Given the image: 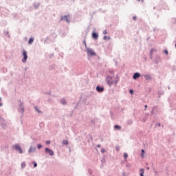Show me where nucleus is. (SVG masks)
Here are the masks:
<instances>
[{
	"label": "nucleus",
	"instance_id": "1",
	"mask_svg": "<svg viewBox=\"0 0 176 176\" xmlns=\"http://www.w3.org/2000/svg\"><path fill=\"white\" fill-rule=\"evenodd\" d=\"M106 82L109 86H112V85H116L119 82V77H116L115 79L111 76H107L106 78Z\"/></svg>",
	"mask_w": 176,
	"mask_h": 176
},
{
	"label": "nucleus",
	"instance_id": "2",
	"mask_svg": "<svg viewBox=\"0 0 176 176\" xmlns=\"http://www.w3.org/2000/svg\"><path fill=\"white\" fill-rule=\"evenodd\" d=\"M23 58L22 59V62L23 63H26L27 62V59L28 58V56L27 55V51L23 50Z\"/></svg>",
	"mask_w": 176,
	"mask_h": 176
},
{
	"label": "nucleus",
	"instance_id": "3",
	"mask_svg": "<svg viewBox=\"0 0 176 176\" xmlns=\"http://www.w3.org/2000/svg\"><path fill=\"white\" fill-rule=\"evenodd\" d=\"M88 56H96V53L92 49L87 48V50Z\"/></svg>",
	"mask_w": 176,
	"mask_h": 176
},
{
	"label": "nucleus",
	"instance_id": "4",
	"mask_svg": "<svg viewBox=\"0 0 176 176\" xmlns=\"http://www.w3.org/2000/svg\"><path fill=\"white\" fill-rule=\"evenodd\" d=\"M14 149H15L16 151H19V153H23V150L21 149V147H20V145L19 144H15L14 146Z\"/></svg>",
	"mask_w": 176,
	"mask_h": 176
},
{
	"label": "nucleus",
	"instance_id": "5",
	"mask_svg": "<svg viewBox=\"0 0 176 176\" xmlns=\"http://www.w3.org/2000/svg\"><path fill=\"white\" fill-rule=\"evenodd\" d=\"M45 153H49L50 156H53V155H54V152L49 148H45Z\"/></svg>",
	"mask_w": 176,
	"mask_h": 176
},
{
	"label": "nucleus",
	"instance_id": "6",
	"mask_svg": "<svg viewBox=\"0 0 176 176\" xmlns=\"http://www.w3.org/2000/svg\"><path fill=\"white\" fill-rule=\"evenodd\" d=\"M64 20L65 21H67V23H69V16H62L60 18V21Z\"/></svg>",
	"mask_w": 176,
	"mask_h": 176
},
{
	"label": "nucleus",
	"instance_id": "7",
	"mask_svg": "<svg viewBox=\"0 0 176 176\" xmlns=\"http://www.w3.org/2000/svg\"><path fill=\"white\" fill-rule=\"evenodd\" d=\"M96 90L97 91H98V93H102V91H104V87H100V86H98L96 87Z\"/></svg>",
	"mask_w": 176,
	"mask_h": 176
},
{
	"label": "nucleus",
	"instance_id": "8",
	"mask_svg": "<svg viewBox=\"0 0 176 176\" xmlns=\"http://www.w3.org/2000/svg\"><path fill=\"white\" fill-rule=\"evenodd\" d=\"M92 38L94 39H98V34L96 33V32H94L92 34Z\"/></svg>",
	"mask_w": 176,
	"mask_h": 176
},
{
	"label": "nucleus",
	"instance_id": "9",
	"mask_svg": "<svg viewBox=\"0 0 176 176\" xmlns=\"http://www.w3.org/2000/svg\"><path fill=\"white\" fill-rule=\"evenodd\" d=\"M138 78H140V73H135L133 75V79H138Z\"/></svg>",
	"mask_w": 176,
	"mask_h": 176
},
{
	"label": "nucleus",
	"instance_id": "10",
	"mask_svg": "<svg viewBox=\"0 0 176 176\" xmlns=\"http://www.w3.org/2000/svg\"><path fill=\"white\" fill-rule=\"evenodd\" d=\"M32 152H35V147L31 146L29 149V153H32Z\"/></svg>",
	"mask_w": 176,
	"mask_h": 176
},
{
	"label": "nucleus",
	"instance_id": "11",
	"mask_svg": "<svg viewBox=\"0 0 176 176\" xmlns=\"http://www.w3.org/2000/svg\"><path fill=\"white\" fill-rule=\"evenodd\" d=\"M144 78L146 80H151V76H149V75L144 76Z\"/></svg>",
	"mask_w": 176,
	"mask_h": 176
},
{
	"label": "nucleus",
	"instance_id": "12",
	"mask_svg": "<svg viewBox=\"0 0 176 176\" xmlns=\"http://www.w3.org/2000/svg\"><path fill=\"white\" fill-rule=\"evenodd\" d=\"M33 42H34V38L32 37L30 38L28 43L29 45H31Z\"/></svg>",
	"mask_w": 176,
	"mask_h": 176
},
{
	"label": "nucleus",
	"instance_id": "13",
	"mask_svg": "<svg viewBox=\"0 0 176 176\" xmlns=\"http://www.w3.org/2000/svg\"><path fill=\"white\" fill-rule=\"evenodd\" d=\"M115 129L116 130H120L122 129V127L119 125H115Z\"/></svg>",
	"mask_w": 176,
	"mask_h": 176
},
{
	"label": "nucleus",
	"instance_id": "14",
	"mask_svg": "<svg viewBox=\"0 0 176 176\" xmlns=\"http://www.w3.org/2000/svg\"><path fill=\"white\" fill-rule=\"evenodd\" d=\"M63 144H64V145H68V140H64Z\"/></svg>",
	"mask_w": 176,
	"mask_h": 176
},
{
	"label": "nucleus",
	"instance_id": "15",
	"mask_svg": "<svg viewBox=\"0 0 176 176\" xmlns=\"http://www.w3.org/2000/svg\"><path fill=\"white\" fill-rule=\"evenodd\" d=\"M60 102L64 105L65 104H67V102L65 101V100L63 99L62 100H60Z\"/></svg>",
	"mask_w": 176,
	"mask_h": 176
},
{
	"label": "nucleus",
	"instance_id": "16",
	"mask_svg": "<svg viewBox=\"0 0 176 176\" xmlns=\"http://www.w3.org/2000/svg\"><path fill=\"white\" fill-rule=\"evenodd\" d=\"M124 159H127V157H129V155H127V153H124Z\"/></svg>",
	"mask_w": 176,
	"mask_h": 176
},
{
	"label": "nucleus",
	"instance_id": "17",
	"mask_svg": "<svg viewBox=\"0 0 176 176\" xmlns=\"http://www.w3.org/2000/svg\"><path fill=\"white\" fill-rule=\"evenodd\" d=\"M45 144H46L47 145L50 144V140H47V141L45 142Z\"/></svg>",
	"mask_w": 176,
	"mask_h": 176
},
{
	"label": "nucleus",
	"instance_id": "18",
	"mask_svg": "<svg viewBox=\"0 0 176 176\" xmlns=\"http://www.w3.org/2000/svg\"><path fill=\"white\" fill-rule=\"evenodd\" d=\"M37 147L38 149H41V148H42V144H38Z\"/></svg>",
	"mask_w": 176,
	"mask_h": 176
},
{
	"label": "nucleus",
	"instance_id": "19",
	"mask_svg": "<svg viewBox=\"0 0 176 176\" xmlns=\"http://www.w3.org/2000/svg\"><path fill=\"white\" fill-rule=\"evenodd\" d=\"M33 164H34V167H36L38 166V164L35 162H33Z\"/></svg>",
	"mask_w": 176,
	"mask_h": 176
},
{
	"label": "nucleus",
	"instance_id": "20",
	"mask_svg": "<svg viewBox=\"0 0 176 176\" xmlns=\"http://www.w3.org/2000/svg\"><path fill=\"white\" fill-rule=\"evenodd\" d=\"M133 20H134V21H135V20H137V16H133Z\"/></svg>",
	"mask_w": 176,
	"mask_h": 176
},
{
	"label": "nucleus",
	"instance_id": "21",
	"mask_svg": "<svg viewBox=\"0 0 176 176\" xmlns=\"http://www.w3.org/2000/svg\"><path fill=\"white\" fill-rule=\"evenodd\" d=\"M129 91H130L131 94H133L134 93V91H133V89H131Z\"/></svg>",
	"mask_w": 176,
	"mask_h": 176
},
{
	"label": "nucleus",
	"instance_id": "22",
	"mask_svg": "<svg viewBox=\"0 0 176 176\" xmlns=\"http://www.w3.org/2000/svg\"><path fill=\"white\" fill-rule=\"evenodd\" d=\"M164 53H165V54H168V51L165 50V51H164Z\"/></svg>",
	"mask_w": 176,
	"mask_h": 176
},
{
	"label": "nucleus",
	"instance_id": "23",
	"mask_svg": "<svg viewBox=\"0 0 176 176\" xmlns=\"http://www.w3.org/2000/svg\"><path fill=\"white\" fill-rule=\"evenodd\" d=\"M21 112H24V108L21 107Z\"/></svg>",
	"mask_w": 176,
	"mask_h": 176
},
{
	"label": "nucleus",
	"instance_id": "24",
	"mask_svg": "<svg viewBox=\"0 0 176 176\" xmlns=\"http://www.w3.org/2000/svg\"><path fill=\"white\" fill-rule=\"evenodd\" d=\"M144 149L142 150V156H144Z\"/></svg>",
	"mask_w": 176,
	"mask_h": 176
},
{
	"label": "nucleus",
	"instance_id": "25",
	"mask_svg": "<svg viewBox=\"0 0 176 176\" xmlns=\"http://www.w3.org/2000/svg\"><path fill=\"white\" fill-rule=\"evenodd\" d=\"M103 34H107V30H104V31L103 32Z\"/></svg>",
	"mask_w": 176,
	"mask_h": 176
},
{
	"label": "nucleus",
	"instance_id": "26",
	"mask_svg": "<svg viewBox=\"0 0 176 176\" xmlns=\"http://www.w3.org/2000/svg\"><path fill=\"white\" fill-rule=\"evenodd\" d=\"M22 167H25V164H22Z\"/></svg>",
	"mask_w": 176,
	"mask_h": 176
},
{
	"label": "nucleus",
	"instance_id": "27",
	"mask_svg": "<svg viewBox=\"0 0 176 176\" xmlns=\"http://www.w3.org/2000/svg\"><path fill=\"white\" fill-rule=\"evenodd\" d=\"M103 39H107V36H104L103 37Z\"/></svg>",
	"mask_w": 176,
	"mask_h": 176
},
{
	"label": "nucleus",
	"instance_id": "28",
	"mask_svg": "<svg viewBox=\"0 0 176 176\" xmlns=\"http://www.w3.org/2000/svg\"><path fill=\"white\" fill-rule=\"evenodd\" d=\"M0 101H1V98H0ZM0 107H2V103L0 102Z\"/></svg>",
	"mask_w": 176,
	"mask_h": 176
},
{
	"label": "nucleus",
	"instance_id": "29",
	"mask_svg": "<svg viewBox=\"0 0 176 176\" xmlns=\"http://www.w3.org/2000/svg\"><path fill=\"white\" fill-rule=\"evenodd\" d=\"M144 107H145V108H148V105H145Z\"/></svg>",
	"mask_w": 176,
	"mask_h": 176
},
{
	"label": "nucleus",
	"instance_id": "30",
	"mask_svg": "<svg viewBox=\"0 0 176 176\" xmlns=\"http://www.w3.org/2000/svg\"><path fill=\"white\" fill-rule=\"evenodd\" d=\"M36 111H37V112H38V113L40 112L38 109H36Z\"/></svg>",
	"mask_w": 176,
	"mask_h": 176
},
{
	"label": "nucleus",
	"instance_id": "31",
	"mask_svg": "<svg viewBox=\"0 0 176 176\" xmlns=\"http://www.w3.org/2000/svg\"><path fill=\"white\" fill-rule=\"evenodd\" d=\"M159 127H160V124H158Z\"/></svg>",
	"mask_w": 176,
	"mask_h": 176
},
{
	"label": "nucleus",
	"instance_id": "32",
	"mask_svg": "<svg viewBox=\"0 0 176 176\" xmlns=\"http://www.w3.org/2000/svg\"><path fill=\"white\" fill-rule=\"evenodd\" d=\"M138 2L141 1V0H138Z\"/></svg>",
	"mask_w": 176,
	"mask_h": 176
},
{
	"label": "nucleus",
	"instance_id": "33",
	"mask_svg": "<svg viewBox=\"0 0 176 176\" xmlns=\"http://www.w3.org/2000/svg\"><path fill=\"white\" fill-rule=\"evenodd\" d=\"M152 52H153V50H151V52L152 53Z\"/></svg>",
	"mask_w": 176,
	"mask_h": 176
}]
</instances>
